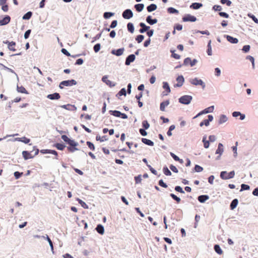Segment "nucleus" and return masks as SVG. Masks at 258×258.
Segmentation results:
<instances>
[{
	"mask_svg": "<svg viewBox=\"0 0 258 258\" xmlns=\"http://www.w3.org/2000/svg\"><path fill=\"white\" fill-rule=\"evenodd\" d=\"M235 172L234 170H232L229 172L226 171H222L220 173V177L223 180H228L234 177Z\"/></svg>",
	"mask_w": 258,
	"mask_h": 258,
	"instance_id": "f257e3e1",
	"label": "nucleus"
},
{
	"mask_svg": "<svg viewBox=\"0 0 258 258\" xmlns=\"http://www.w3.org/2000/svg\"><path fill=\"white\" fill-rule=\"evenodd\" d=\"M189 81L191 84L194 86H201L203 90H204L206 88L205 83L199 78L196 77L194 79H190Z\"/></svg>",
	"mask_w": 258,
	"mask_h": 258,
	"instance_id": "f03ea898",
	"label": "nucleus"
},
{
	"mask_svg": "<svg viewBox=\"0 0 258 258\" xmlns=\"http://www.w3.org/2000/svg\"><path fill=\"white\" fill-rule=\"evenodd\" d=\"M192 100V97L191 95H184L178 98V102L182 104L187 105L190 103Z\"/></svg>",
	"mask_w": 258,
	"mask_h": 258,
	"instance_id": "7ed1b4c3",
	"label": "nucleus"
},
{
	"mask_svg": "<svg viewBox=\"0 0 258 258\" xmlns=\"http://www.w3.org/2000/svg\"><path fill=\"white\" fill-rule=\"evenodd\" d=\"M198 62V61L196 58L191 59L190 57H187L184 59L182 65L184 66H190V67H193L196 66Z\"/></svg>",
	"mask_w": 258,
	"mask_h": 258,
	"instance_id": "20e7f679",
	"label": "nucleus"
},
{
	"mask_svg": "<svg viewBox=\"0 0 258 258\" xmlns=\"http://www.w3.org/2000/svg\"><path fill=\"white\" fill-rule=\"evenodd\" d=\"M16 46V42L12 41H10L8 40L0 41V47H7V48H14L13 47Z\"/></svg>",
	"mask_w": 258,
	"mask_h": 258,
	"instance_id": "39448f33",
	"label": "nucleus"
},
{
	"mask_svg": "<svg viewBox=\"0 0 258 258\" xmlns=\"http://www.w3.org/2000/svg\"><path fill=\"white\" fill-rule=\"evenodd\" d=\"M76 84L77 82L75 80L63 81L60 83L59 87L60 89H62L64 86H71Z\"/></svg>",
	"mask_w": 258,
	"mask_h": 258,
	"instance_id": "423d86ee",
	"label": "nucleus"
},
{
	"mask_svg": "<svg viewBox=\"0 0 258 258\" xmlns=\"http://www.w3.org/2000/svg\"><path fill=\"white\" fill-rule=\"evenodd\" d=\"M11 21V17L9 15L0 16V26L6 25Z\"/></svg>",
	"mask_w": 258,
	"mask_h": 258,
	"instance_id": "0eeeda50",
	"label": "nucleus"
},
{
	"mask_svg": "<svg viewBox=\"0 0 258 258\" xmlns=\"http://www.w3.org/2000/svg\"><path fill=\"white\" fill-rule=\"evenodd\" d=\"M176 81L177 82V83L174 85V87L175 88L181 87L183 85L185 80L183 75H180L177 77L176 78Z\"/></svg>",
	"mask_w": 258,
	"mask_h": 258,
	"instance_id": "6e6552de",
	"label": "nucleus"
},
{
	"mask_svg": "<svg viewBox=\"0 0 258 258\" xmlns=\"http://www.w3.org/2000/svg\"><path fill=\"white\" fill-rule=\"evenodd\" d=\"M183 22H194L197 21V18L190 14H186L182 18Z\"/></svg>",
	"mask_w": 258,
	"mask_h": 258,
	"instance_id": "1a4fd4ad",
	"label": "nucleus"
},
{
	"mask_svg": "<svg viewBox=\"0 0 258 258\" xmlns=\"http://www.w3.org/2000/svg\"><path fill=\"white\" fill-rule=\"evenodd\" d=\"M210 198V197L208 195H202L198 197L197 199L198 201L201 203H204Z\"/></svg>",
	"mask_w": 258,
	"mask_h": 258,
	"instance_id": "9d476101",
	"label": "nucleus"
},
{
	"mask_svg": "<svg viewBox=\"0 0 258 258\" xmlns=\"http://www.w3.org/2000/svg\"><path fill=\"white\" fill-rule=\"evenodd\" d=\"M139 25L141 27V28L139 30V32L141 33H144L150 29V26H147L143 22L140 23Z\"/></svg>",
	"mask_w": 258,
	"mask_h": 258,
	"instance_id": "9b49d317",
	"label": "nucleus"
},
{
	"mask_svg": "<svg viewBox=\"0 0 258 258\" xmlns=\"http://www.w3.org/2000/svg\"><path fill=\"white\" fill-rule=\"evenodd\" d=\"M146 21L148 24H149L150 25H153L155 24H156L158 22V20L157 19H152V17L151 16L149 15L146 17Z\"/></svg>",
	"mask_w": 258,
	"mask_h": 258,
	"instance_id": "f8f14e48",
	"label": "nucleus"
},
{
	"mask_svg": "<svg viewBox=\"0 0 258 258\" xmlns=\"http://www.w3.org/2000/svg\"><path fill=\"white\" fill-rule=\"evenodd\" d=\"M170 103V101L169 99H167L161 102L160 104V110L162 111H164L165 110V108L167 107Z\"/></svg>",
	"mask_w": 258,
	"mask_h": 258,
	"instance_id": "ddd939ff",
	"label": "nucleus"
},
{
	"mask_svg": "<svg viewBox=\"0 0 258 258\" xmlns=\"http://www.w3.org/2000/svg\"><path fill=\"white\" fill-rule=\"evenodd\" d=\"M224 152V146L223 145L219 143L218 145V148L216 150L215 154L220 155L221 156Z\"/></svg>",
	"mask_w": 258,
	"mask_h": 258,
	"instance_id": "4468645a",
	"label": "nucleus"
},
{
	"mask_svg": "<svg viewBox=\"0 0 258 258\" xmlns=\"http://www.w3.org/2000/svg\"><path fill=\"white\" fill-rule=\"evenodd\" d=\"M224 36L226 38L228 42H229L232 44H236V43H237L238 42V40L236 38L233 37L230 35H225Z\"/></svg>",
	"mask_w": 258,
	"mask_h": 258,
	"instance_id": "2eb2a0df",
	"label": "nucleus"
},
{
	"mask_svg": "<svg viewBox=\"0 0 258 258\" xmlns=\"http://www.w3.org/2000/svg\"><path fill=\"white\" fill-rule=\"evenodd\" d=\"M141 141L143 143L149 146L152 147L154 145V143L152 141L147 138H142Z\"/></svg>",
	"mask_w": 258,
	"mask_h": 258,
	"instance_id": "dca6fc26",
	"label": "nucleus"
},
{
	"mask_svg": "<svg viewBox=\"0 0 258 258\" xmlns=\"http://www.w3.org/2000/svg\"><path fill=\"white\" fill-rule=\"evenodd\" d=\"M61 107L71 111H76L77 110V107L74 105L71 104L63 105L61 106Z\"/></svg>",
	"mask_w": 258,
	"mask_h": 258,
	"instance_id": "f3484780",
	"label": "nucleus"
},
{
	"mask_svg": "<svg viewBox=\"0 0 258 258\" xmlns=\"http://www.w3.org/2000/svg\"><path fill=\"white\" fill-rule=\"evenodd\" d=\"M238 204V200L237 199H233L230 204V209L231 210H234L237 206Z\"/></svg>",
	"mask_w": 258,
	"mask_h": 258,
	"instance_id": "a211bd4d",
	"label": "nucleus"
},
{
	"mask_svg": "<svg viewBox=\"0 0 258 258\" xmlns=\"http://www.w3.org/2000/svg\"><path fill=\"white\" fill-rule=\"evenodd\" d=\"M47 98L50 99V100H58L60 99V95L57 93H54L52 94H49L47 96Z\"/></svg>",
	"mask_w": 258,
	"mask_h": 258,
	"instance_id": "6ab92c4d",
	"label": "nucleus"
},
{
	"mask_svg": "<svg viewBox=\"0 0 258 258\" xmlns=\"http://www.w3.org/2000/svg\"><path fill=\"white\" fill-rule=\"evenodd\" d=\"M228 120V118L225 114H221L218 120V124H221Z\"/></svg>",
	"mask_w": 258,
	"mask_h": 258,
	"instance_id": "aec40b11",
	"label": "nucleus"
},
{
	"mask_svg": "<svg viewBox=\"0 0 258 258\" xmlns=\"http://www.w3.org/2000/svg\"><path fill=\"white\" fill-rule=\"evenodd\" d=\"M203 4L200 3H192L189 8L194 10H198L202 7Z\"/></svg>",
	"mask_w": 258,
	"mask_h": 258,
	"instance_id": "412c9836",
	"label": "nucleus"
},
{
	"mask_svg": "<svg viewBox=\"0 0 258 258\" xmlns=\"http://www.w3.org/2000/svg\"><path fill=\"white\" fill-rule=\"evenodd\" d=\"M214 249L215 251L219 255H221L223 253V251L221 249L220 246L218 244H215L214 245Z\"/></svg>",
	"mask_w": 258,
	"mask_h": 258,
	"instance_id": "4be33fe9",
	"label": "nucleus"
},
{
	"mask_svg": "<svg viewBox=\"0 0 258 258\" xmlns=\"http://www.w3.org/2000/svg\"><path fill=\"white\" fill-rule=\"evenodd\" d=\"M157 8V6L155 4H151L147 7V10L149 13H151L155 11Z\"/></svg>",
	"mask_w": 258,
	"mask_h": 258,
	"instance_id": "5701e85b",
	"label": "nucleus"
},
{
	"mask_svg": "<svg viewBox=\"0 0 258 258\" xmlns=\"http://www.w3.org/2000/svg\"><path fill=\"white\" fill-rule=\"evenodd\" d=\"M162 87L167 93L171 92L170 87L167 82L164 81L162 83Z\"/></svg>",
	"mask_w": 258,
	"mask_h": 258,
	"instance_id": "b1692460",
	"label": "nucleus"
},
{
	"mask_svg": "<svg viewBox=\"0 0 258 258\" xmlns=\"http://www.w3.org/2000/svg\"><path fill=\"white\" fill-rule=\"evenodd\" d=\"M214 106L212 105L210 106L207 108H205L204 109L202 110V112L203 114H207L209 113L213 112L214 110Z\"/></svg>",
	"mask_w": 258,
	"mask_h": 258,
	"instance_id": "393cba45",
	"label": "nucleus"
},
{
	"mask_svg": "<svg viewBox=\"0 0 258 258\" xmlns=\"http://www.w3.org/2000/svg\"><path fill=\"white\" fill-rule=\"evenodd\" d=\"M144 7V4H137L135 5L134 7L138 12H141L143 10Z\"/></svg>",
	"mask_w": 258,
	"mask_h": 258,
	"instance_id": "a878e982",
	"label": "nucleus"
},
{
	"mask_svg": "<svg viewBox=\"0 0 258 258\" xmlns=\"http://www.w3.org/2000/svg\"><path fill=\"white\" fill-rule=\"evenodd\" d=\"M204 170V168L203 167L198 165L196 164L195 167L192 169V172H201Z\"/></svg>",
	"mask_w": 258,
	"mask_h": 258,
	"instance_id": "bb28decb",
	"label": "nucleus"
},
{
	"mask_svg": "<svg viewBox=\"0 0 258 258\" xmlns=\"http://www.w3.org/2000/svg\"><path fill=\"white\" fill-rule=\"evenodd\" d=\"M22 155H23V158L25 160H28L29 159H31V158H33V156L31 155L30 153H29V152L26 151H24L22 152Z\"/></svg>",
	"mask_w": 258,
	"mask_h": 258,
	"instance_id": "cd10ccee",
	"label": "nucleus"
},
{
	"mask_svg": "<svg viewBox=\"0 0 258 258\" xmlns=\"http://www.w3.org/2000/svg\"><path fill=\"white\" fill-rule=\"evenodd\" d=\"M163 172L166 176H171L172 175V173L170 170L169 169L168 167L166 165H164L163 167Z\"/></svg>",
	"mask_w": 258,
	"mask_h": 258,
	"instance_id": "c85d7f7f",
	"label": "nucleus"
},
{
	"mask_svg": "<svg viewBox=\"0 0 258 258\" xmlns=\"http://www.w3.org/2000/svg\"><path fill=\"white\" fill-rule=\"evenodd\" d=\"M115 13L111 12H105L103 13V18L105 19H108L113 16Z\"/></svg>",
	"mask_w": 258,
	"mask_h": 258,
	"instance_id": "c756f323",
	"label": "nucleus"
},
{
	"mask_svg": "<svg viewBox=\"0 0 258 258\" xmlns=\"http://www.w3.org/2000/svg\"><path fill=\"white\" fill-rule=\"evenodd\" d=\"M32 15V12L31 11H29L23 15L22 19L23 20H28L31 18Z\"/></svg>",
	"mask_w": 258,
	"mask_h": 258,
	"instance_id": "7c9ffc66",
	"label": "nucleus"
},
{
	"mask_svg": "<svg viewBox=\"0 0 258 258\" xmlns=\"http://www.w3.org/2000/svg\"><path fill=\"white\" fill-rule=\"evenodd\" d=\"M169 196L173 200L176 201V203L179 204L181 202V199L175 194L171 193Z\"/></svg>",
	"mask_w": 258,
	"mask_h": 258,
	"instance_id": "2f4dec72",
	"label": "nucleus"
},
{
	"mask_svg": "<svg viewBox=\"0 0 258 258\" xmlns=\"http://www.w3.org/2000/svg\"><path fill=\"white\" fill-rule=\"evenodd\" d=\"M241 188L239 190L240 192H242L244 190H248L250 189V186L248 184L242 183L241 184Z\"/></svg>",
	"mask_w": 258,
	"mask_h": 258,
	"instance_id": "473e14b6",
	"label": "nucleus"
},
{
	"mask_svg": "<svg viewBox=\"0 0 258 258\" xmlns=\"http://www.w3.org/2000/svg\"><path fill=\"white\" fill-rule=\"evenodd\" d=\"M124 49H112L111 53L117 56H119L123 53Z\"/></svg>",
	"mask_w": 258,
	"mask_h": 258,
	"instance_id": "72a5a7b5",
	"label": "nucleus"
},
{
	"mask_svg": "<svg viewBox=\"0 0 258 258\" xmlns=\"http://www.w3.org/2000/svg\"><path fill=\"white\" fill-rule=\"evenodd\" d=\"M142 128L148 130L150 127V124L147 120H144L142 122Z\"/></svg>",
	"mask_w": 258,
	"mask_h": 258,
	"instance_id": "f704fd0d",
	"label": "nucleus"
},
{
	"mask_svg": "<svg viewBox=\"0 0 258 258\" xmlns=\"http://www.w3.org/2000/svg\"><path fill=\"white\" fill-rule=\"evenodd\" d=\"M96 229L99 234H103L104 232V227L101 225H97Z\"/></svg>",
	"mask_w": 258,
	"mask_h": 258,
	"instance_id": "c9c22d12",
	"label": "nucleus"
},
{
	"mask_svg": "<svg viewBox=\"0 0 258 258\" xmlns=\"http://www.w3.org/2000/svg\"><path fill=\"white\" fill-rule=\"evenodd\" d=\"M16 140H17L18 141H21L22 142H23L25 144H28L30 142V139H28L26 137H23V138H16Z\"/></svg>",
	"mask_w": 258,
	"mask_h": 258,
	"instance_id": "e433bc0d",
	"label": "nucleus"
},
{
	"mask_svg": "<svg viewBox=\"0 0 258 258\" xmlns=\"http://www.w3.org/2000/svg\"><path fill=\"white\" fill-rule=\"evenodd\" d=\"M102 80L103 82H105L107 85L110 86H114V84L112 85V82L110 80H108V78L106 76L103 77Z\"/></svg>",
	"mask_w": 258,
	"mask_h": 258,
	"instance_id": "4c0bfd02",
	"label": "nucleus"
},
{
	"mask_svg": "<svg viewBox=\"0 0 258 258\" xmlns=\"http://www.w3.org/2000/svg\"><path fill=\"white\" fill-rule=\"evenodd\" d=\"M148 167L149 170L151 171V172L152 173H153L154 175H157L158 177H159L161 175L160 174L158 175L157 171L154 168H153L150 165H148Z\"/></svg>",
	"mask_w": 258,
	"mask_h": 258,
	"instance_id": "58836bf2",
	"label": "nucleus"
},
{
	"mask_svg": "<svg viewBox=\"0 0 258 258\" xmlns=\"http://www.w3.org/2000/svg\"><path fill=\"white\" fill-rule=\"evenodd\" d=\"M167 12L168 13L170 14H178L179 12L176 9L173 8V7H169L167 9Z\"/></svg>",
	"mask_w": 258,
	"mask_h": 258,
	"instance_id": "ea45409f",
	"label": "nucleus"
},
{
	"mask_svg": "<svg viewBox=\"0 0 258 258\" xmlns=\"http://www.w3.org/2000/svg\"><path fill=\"white\" fill-rule=\"evenodd\" d=\"M122 17L125 19H129V9L125 10L122 14Z\"/></svg>",
	"mask_w": 258,
	"mask_h": 258,
	"instance_id": "a19ab883",
	"label": "nucleus"
},
{
	"mask_svg": "<svg viewBox=\"0 0 258 258\" xmlns=\"http://www.w3.org/2000/svg\"><path fill=\"white\" fill-rule=\"evenodd\" d=\"M77 201L78 202V203L81 205V206L84 208V209H88V206L82 200L78 198L77 199Z\"/></svg>",
	"mask_w": 258,
	"mask_h": 258,
	"instance_id": "79ce46f5",
	"label": "nucleus"
},
{
	"mask_svg": "<svg viewBox=\"0 0 258 258\" xmlns=\"http://www.w3.org/2000/svg\"><path fill=\"white\" fill-rule=\"evenodd\" d=\"M17 91L21 93L28 94L26 89L23 86H17Z\"/></svg>",
	"mask_w": 258,
	"mask_h": 258,
	"instance_id": "37998d69",
	"label": "nucleus"
},
{
	"mask_svg": "<svg viewBox=\"0 0 258 258\" xmlns=\"http://www.w3.org/2000/svg\"><path fill=\"white\" fill-rule=\"evenodd\" d=\"M246 59L249 60L252 63L253 69H254V58L251 55H247Z\"/></svg>",
	"mask_w": 258,
	"mask_h": 258,
	"instance_id": "c03bdc74",
	"label": "nucleus"
},
{
	"mask_svg": "<svg viewBox=\"0 0 258 258\" xmlns=\"http://www.w3.org/2000/svg\"><path fill=\"white\" fill-rule=\"evenodd\" d=\"M54 147L56 148L58 150H63L65 148V145L62 144L56 143L53 145Z\"/></svg>",
	"mask_w": 258,
	"mask_h": 258,
	"instance_id": "a18cd8bd",
	"label": "nucleus"
},
{
	"mask_svg": "<svg viewBox=\"0 0 258 258\" xmlns=\"http://www.w3.org/2000/svg\"><path fill=\"white\" fill-rule=\"evenodd\" d=\"M174 190L179 193L181 194H185L184 190L183 189L182 187L179 185H176L174 187Z\"/></svg>",
	"mask_w": 258,
	"mask_h": 258,
	"instance_id": "49530a36",
	"label": "nucleus"
},
{
	"mask_svg": "<svg viewBox=\"0 0 258 258\" xmlns=\"http://www.w3.org/2000/svg\"><path fill=\"white\" fill-rule=\"evenodd\" d=\"M135 181L136 184H139L142 181V175L139 174L137 176H135Z\"/></svg>",
	"mask_w": 258,
	"mask_h": 258,
	"instance_id": "de8ad7c7",
	"label": "nucleus"
},
{
	"mask_svg": "<svg viewBox=\"0 0 258 258\" xmlns=\"http://www.w3.org/2000/svg\"><path fill=\"white\" fill-rule=\"evenodd\" d=\"M158 185L164 188H167L168 187L167 183L164 182L162 179L158 181Z\"/></svg>",
	"mask_w": 258,
	"mask_h": 258,
	"instance_id": "09e8293b",
	"label": "nucleus"
},
{
	"mask_svg": "<svg viewBox=\"0 0 258 258\" xmlns=\"http://www.w3.org/2000/svg\"><path fill=\"white\" fill-rule=\"evenodd\" d=\"M77 146H70L68 147L67 149L69 152L73 153L76 151H78L79 149L77 148Z\"/></svg>",
	"mask_w": 258,
	"mask_h": 258,
	"instance_id": "8fccbe9b",
	"label": "nucleus"
},
{
	"mask_svg": "<svg viewBox=\"0 0 258 258\" xmlns=\"http://www.w3.org/2000/svg\"><path fill=\"white\" fill-rule=\"evenodd\" d=\"M248 17L251 18L255 23L258 24V19L253 14L249 13L247 15Z\"/></svg>",
	"mask_w": 258,
	"mask_h": 258,
	"instance_id": "3c124183",
	"label": "nucleus"
},
{
	"mask_svg": "<svg viewBox=\"0 0 258 258\" xmlns=\"http://www.w3.org/2000/svg\"><path fill=\"white\" fill-rule=\"evenodd\" d=\"M169 168L174 173H178V169L176 168V167L175 166H174V165L173 164H170L169 165Z\"/></svg>",
	"mask_w": 258,
	"mask_h": 258,
	"instance_id": "603ef678",
	"label": "nucleus"
},
{
	"mask_svg": "<svg viewBox=\"0 0 258 258\" xmlns=\"http://www.w3.org/2000/svg\"><path fill=\"white\" fill-rule=\"evenodd\" d=\"M68 144L70 145V146H78L79 145L78 143L75 141L74 140H71L69 141Z\"/></svg>",
	"mask_w": 258,
	"mask_h": 258,
	"instance_id": "864d4df0",
	"label": "nucleus"
},
{
	"mask_svg": "<svg viewBox=\"0 0 258 258\" xmlns=\"http://www.w3.org/2000/svg\"><path fill=\"white\" fill-rule=\"evenodd\" d=\"M144 39V36L143 35H139L136 38V40L138 42H141Z\"/></svg>",
	"mask_w": 258,
	"mask_h": 258,
	"instance_id": "5fc2aeb1",
	"label": "nucleus"
},
{
	"mask_svg": "<svg viewBox=\"0 0 258 258\" xmlns=\"http://www.w3.org/2000/svg\"><path fill=\"white\" fill-rule=\"evenodd\" d=\"M146 130H147L141 128L139 129V133L142 136H147L148 135V133L146 132Z\"/></svg>",
	"mask_w": 258,
	"mask_h": 258,
	"instance_id": "6e6d98bb",
	"label": "nucleus"
},
{
	"mask_svg": "<svg viewBox=\"0 0 258 258\" xmlns=\"http://www.w3.org/2000/svg\"><path fill=\"white\" fill-rule=\"evenodd\" d=\"M102 31H101L100 33H99L98 34H97L95 37H94L92 38V40L91 41V42L93 43L94 41H95L96 40L99 39L100 38V37L102 35Z\"/></svg>",
	"mask_w": 258,
	"mask_h": 258,
	"instance_id": "4d7b16f0",
	"label": "nucleus"
},
{
	"mask_svg": "<svg viewBox=\"0 0 258 258\" xmlns=\"http://www.w3.org/2000/svg\"><path fill=\"white\" fill-rule=\"evenodd\" d=\"M209 123L208 122L206 119H204L200 123V126L202 127L203 125L208 126L209 125Z\"/></svg>",
	"mask_w": 258,
	"mask_h": 258,
	"instance_id": "13d9d810",
	"label": "nucleus"
},
{
	"mask_svg": "<svg viewBox=\"0 0 258 258\" xmlns=\"http://www.w3.org/2000/svg\"><path fill=\"white\" fill-rule=\"evenodd\" d=\"M117 21L116 20H114L111 22V24L109 26H110V28H111V29H113L117 26Z\"/></svg>",
	"mask_w": 258,
	"mask_h": 258,
	"instance_id": "bf43d9fd",
	"label": "nucleus"
},
{
	"mask_svg": "<svg viewBox=\"0 0 258 258\" xmlns=\"http://www.w3.org/2000/svg\"><path fill=\"white\" fill-rule=\"evenodd\" d=\"M2 6V10L5 12H7L9 10V6L7 4H3L1 5Z\"/></svg>",
	"mask_w": 258,
	"mask_h": 258,
	"instance_id": "052dcab7",
	"label": "nucleus"
},
{
	"mask_svg": "<svg viewBox=\"0 0 258 258\" xmlns=\"http://www.w3.org/2000/svg\"><path fill=\"white\" fill-rule=\"evenodd\" d=\"M31 32V30H30V29H28L27 31H26L24 33V38L26 39H28L30 36Z\"/></svg>",
	"mask_w": 258,
	"mask_h": 258,
	"instance_id": "680f3d73",
	"label": "nucleus"
},
{
	"mask_svg": "<svg viewBox=\"0 0 258 258\" xmlns=\"http://www.w3.org/2000/svg\"><path fill=\"white\" fill-rule=\"evenodd\" d=\"M135 211H136V212L139 214L141 217H145V215L143 214V213L140 210V208L139 207H136L135 208Z\"/></svg>",
	"mask_w": 258,
	"mask_h": 258,
	"instance_id": "e2e57ef3",
	"label": "nucleus"
},
{
	"mask_svg": "<svg viewBox=\"0 0 258 258\" xmlns=\"http://www.w3.org/2000/svg\"><path fill=\"white\" fill-rule=\"evenodd\" d=\"M87 146H88V147L92 151H94L95 150V146L94 145H93V143H92L91 142H89V141H88L86 143Z\"/></svg>",
	"mask_w": 258,
	"mask_h": 258,
	"instance_id": "0e129e2a",
	"label": "nucleus"
},
{
	"mask_svg": "<svg viewBox=\"0 0 258 258\" xmlns=\"http://www.w3.org/2000/svg\"><path fill=\"white\" fill-rule=\"evenodd\" d=\"M220 2L222 4H226L227 6H230L232 3L230 0H221Z\"/></svg>",
	"mask_w": 258,
	"mask_h": 258,
	"instance_id": "69168bd1",
	"label": "nucleus"
},
{
	"mask_svg": "<svg viewBox=\"0 0 258 258\" xmlns=\"http://www.w3.org/2000/svg\"><path fill=\"white\" fill-rule=\"evenodd\" d=\"M214 73H215V75L216 76H217V77L220 76L221 75V70L219 68H216L215 69Z\"/></svg>",
	"mask_w": 258,
	"mask_h": 258,
	"instance_id": "338daca9",
	"label": "nucleus"
},
{
	"mask_svg": "<svg viewBox=\"0 0 258 258\" xmlns=\"http://www.w3.org/2000/svg\"><path fill=\"white\" fill-rule=\"evenodd\" d=\"M216 140V137L215 135H210L209 136V141H210V143H213Z\"/></svg>",
	"mask_w": 258,
	"mask_h": 258,
	"instance_id": "774afa93",
	"label": "nucleus"
}]
</instances>
